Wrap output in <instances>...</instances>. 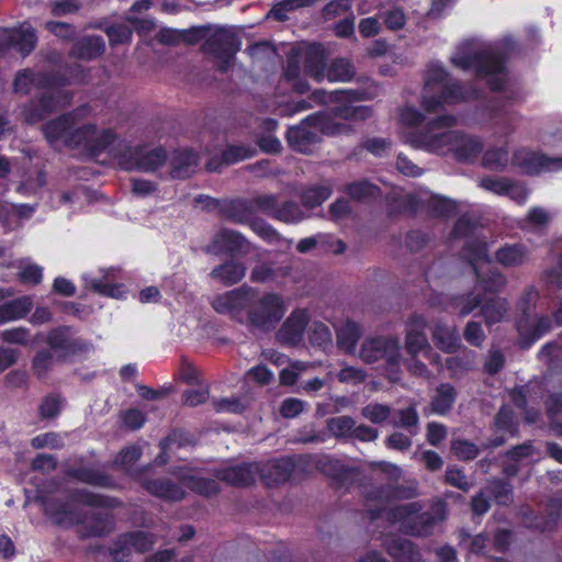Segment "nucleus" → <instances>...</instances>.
<instances>
[{
    "instance_id": "f257e3e1",
    "label": "nucleus",
    "mask_w": 562,
    "mask_h": 562,
    "mask_svg": "<svg viewBox=\"0 0 562 562\" xmlns=\"http://www.w3.org/2000/svg\"><path fill=\"white\" fill-rule=\"evenodd\" d=\"M91 113L88 104H82L68 113L43 125V133L50 146L59 149L80 148L91 155L108 151L117 155L119 137L112 128L98 130L95 124L82 123Z\"/></svg>"
},
{
    "instance_id": "f03ea898",
    "label": "nucleus",
    "mask_w": 562,
    "mask_h": 562,
    "mask_svg": "<svg viewBox=\"0 0 562 562\" xmlns=\"http://www.w3.org/2000/svg\"><path fill=\"white\" fill-rule=\"evenodd\" d=\"M512 44L509 38L502 43H486L469 40L461 43L451 57V63L462 70H473L480 78H486L493 91H504V98L516 100L517 93L505 87V49Z\"/></svg>"
},
{
    "instance_id": "7ed1b4c3",
    "label": "nucleus",
    "mask_w": 562,
    "mask_h": 562,
    "mask_svg": "<svg viewBox=\"0 0 562 562\" xmlns=\"http://www.w3.org/2000/svg\"><path fill=\"white\" fill-rule=\"evenodd\" d=\"M66 85H68V79L59 72L20 70L13 82L15 92L27 94L33 87L45 90L38 100L32 101L25 108L26 121L29 123L38 122L54 111L69 105L74 95L72 92L63 89Z\"/></svg>"
},
{
    "instance_id": "20e7f679",
    "label": "nucleus",
    "mask_w": 562,
    "mask_h": 562,
    "mask_svg": "<svg viewBox=\"0 0 562 562\" xmlns=\"http://www.w3.org/2000/svg\"><path fill=\"white\" fill-rule=\"evenodd\" d=\"M418 502L397 505L386 513L387 520L398 524L400 529L409 536L427 537L434 532L435 527L447 518V503L436 499L428 510L423 512Z\"/></svg>"
},
{
    "instance_id": "39448f33",
    "label": "nucleus",
    "mask_w": 562,
    "mask_h": 562,
    "mask_svg": "<svg viewBox=\"0 0 562 562\" xmlns=\"http://www.w3.org/2000/svg\"><path fill=\"white\" fill-rule=\"evenodd\" d=\"M44 512L55 524L63 527L81 526L79 537L81 539L103 537L113 530L112 515L94 513L91 516L70 509L67 504L55 499L42 498Z\"/></svg>"
},
{
    "instance_id": "423d86ee",
    "label": "nucleus",
    "mask_w": 562,
    "mask_h": 562,
    "mask_svg": "<svg viewBox=\"0 0 562 562\" xmlns=\"http://www.w3.org/2000/svg\"><path fill=\"white\" fill-rule=\"evenodd\" d=\"M347 124L334 122L325 112L306 116L299 125L291 126L286 133L290 147L299 153L308 154L321 142L322 135H339L349 133Z\"/></svg>"
},
{
    "instance_id": "0eeeda50",
    "label": "nucleus",
    "mask_w": 562,
    "mask_h": 562,
    "mask_svg": "<svg viewBox=\"0 0 562 562\" xmlns=\"http://www.w3.org/2000/svg\"><path fill=\"white\" fill-rule=\"evenodd\" d=\"M457 125V117L451 114L439 115L429 120L422 128L408 132L405 142L413 148L446 156L451 150V142L454 136L453 127Z\"/></svg>"
},
{
    "instance_id": "6e6552de",
    "label": "nucleus",
    "mask_w": 562,
    "mask_h": 562,
    "mask_svg": "<svg viewBox=\"0 0 562 562\" xmlns=\"http://www.w3.org/2000/svg\"><path fill=\"white\" fill-rule=\"evenodd\" d=\"M469 94L459 82L449 78L441 66L434 65L427 72L420 105L426 113H436L445 105L468 99Z\"/></svg>"
},
{
    "instance_id": "1a4fd4ad",
    "label": "nucleus",
    "mask_w": 562,
    "mask_h": 562,
    "mask_svg": "<svg viewBox=\"0 0 562 562\" xmlns=\"http://www.w3.org/2000/svg\"><path fill=\"white\" fill-rule=\"evenodd\" d=\"M490 243L482 238L469 241L467 261L475 276L476 285L485 293H499L507 284L506 277L497 269H493L488 254Z\"/></svg>"
},
{
    "instance_id": "9d476101",
    "label": "nucleus",
    "mask_w": 562,
    "mask_h": 562,
    "mask_svg": "<svg viewBox=\"0 0 562 562\" xmlns=\"http://www.w3.org/2000/svg\"><path fill=\"white\" fill-rule=\"evenodd\" d=\"M286 310L285 300L280 293L265 292L259 294L254 289V296L246 313V323L249 327L268 333L282 321Z\"/></svg>"
},
{
    "instance_id": "9b49d317",
    "label": "nucleus",
    "mask_w": 562,
    "mask_h": 562,
    "mask_svg": "<svg viewBox=\"0 0 562 562\" xmlns=\"http://www.w3.org/2000/svg\"><path fill=\"white\" fill-rule=\"evenodd\" d=\"M367 512L371 519L380 516L385 505L395 501H406L419 495L418 482L407 479L402 482L394 481L379 486L364 487Z\"/></svg>"
},
{
    "instance_id": "f8f14e48",
    "label": "nucleus",
    "mask_w": 562,
    "mask_h": 562,
    "mask_svg": "<svg viewBox=\"0 0 562 562\" xmlns=\"http://www.w3.org/2000/svg\"><path fill=\"white\" fill-rule=\"evenodd\" d=\"M116 147L117 155L113 157L119 160L121 168L127 171L154 172L167 161V153L161 147H130L120 138Z\"/></svg>"
},
{
    "instance_id": "ddd939ff",
    "label": "nucleus",
    "mask_w": 562,
    "mask_h": 562,
    "mask_svg": "<svg viewBox=\"0 0 562 562\" xmlns=\"http://www.w3.org/2000/svg\"><path fill=\"white\" fill-rule=\"evenodd\" d=\"M359 357L366 363L384 360L390 369H396L402 359L400 341L392 336L368 338L361 345Z\"/></svg>"
},
{
    "instance_id": "4468645a",
    "label": "nucleus",
    "mask_w": 562,
    "mask_h": 562,
    "mask_svg": "<svg viewBox=\"0 0 562 562\" xmlns=\"http://www.w3.org/2000/svg\"><path fill=\"white\" fill-rule=\"evenodd\" d=\"M239 48V37L231 27L216 29L203 44V50L220 60L217 67L222 72L229 69L231 63Z\"/></svg>"
},
{
    "instance_id": "2eb2a0df",
    "label": "nucleus",
    "mask_w": 562,
    "mask_h": 562,
    "mask_svg": "<svg viewBox=\"0 0 562 562\" xmlns=\"http://www.w3.org/2000/svg\"><path fill=\"white\" fill-rule=\"evenodd\" d=\"M254 296V288L243 285L215 296L212 307L220 314L229 315L240 323L246 321L245 312H248L249 303Z\"/></svg>"
},
{
    "instance_id": "dca6fc26",
    "label": "nucleus",
    "mask_w": 562,
    "mask_h": 562,
    "mask_svg": "<svg viewBox=\"0 0 562 562\" xmlns=\"http://www.w3.org/2000/svg\"><path fill=\"white\" fill-rule=\"evenodd\" d=\"M428 321L417 313L411 314L404 323V348L408 356L428 355L431 345L427 336Z\"/></svg>"
},
{
    "instance_id": "f3484780",
    "label": "nucleus",
    "mask_w": 562,
    "mask_h": 562,
    "mask_svg": "<svg viewBox=\"0 0 562 562\" xmlns=\"http://www.w3.org/2000/svg\"><path fill=\"white\" fill-rule=\"evenodd\" d=\"M206 254L221 255L226 254L231 256L247 255L250 250V243L239 232L221 228L214 234L211 243L204 248Z\"/></svg>"
},
{
    "instance_id": "a211bd4d",
    "label": "nucleus",
    "mask_w": 562,
    "mask_h": 562,
    "mask_svg": "<svg viewBox=\"0 0 562 562\" xmlns=\"http://www.w3.org/2000/svg\"><path fill=\"white\" fill-rule=\"evenodd\" d=\"M46 342L50 347V351H54L57 358L61 360L86 352L89 349V344L75 337L69 327H58L50 330Z\"/></svg>"
},
{
    "instance_id": "6ab92c4d",
    "label": "nucleus",
    "mask_w": 562,
    "mask_h": 562,
    "mask_svg": "<svg viewBox=\"0 0 562 562\" xmlns=\"http://www.w3.org/2000/svg\"><path fill=\"white\" fill-rule=\"evenodd\" d=\"M543 396V386L540 382H530L527 385L515 387L510 398L515 406L524 411L528 424L536 423L540 417L539 400Z\"/></svg>"
},
{
    "instance_id": "aec40b11",
    "label": "nucleus",
    "mask_w": 562,
    "mask_h": 562,
    "mask_svg": "<svg viewBox=\"0 0 562 562\" xmlns=\"http://www.w3.org/2000/svg\"><path fill=\"white\" fill-rule=\"evenodd\" d=\"M310 314L305 308H296L285 318L277 333V339L282 345H297L305 333Z\"/></svg>"
},
{
    "instance_id": "412c9836",
    "label": "nucleus",
    "mask_w": 562,
    "mask_h": 562,
    "mask_svg": "<svg viewBox=\"0 0 562 562\" xmlns=\"http://www.w3.org/2000/svg\"><path fill=\"white\" fill-rule=\"evenodd\" d=\"M37 43V36L32 27L21 30H0V54L13 48L22 56L31 54Z\"/></svg>"
},
{
    "instance_id": "4be33fe9",
    "label": "nucleus",
    "mask_w": 562,
    "mask_h": 562,
    "mask_svg": "<svg viewBox=\"0 0 562 562\" xmlns=\"http://www.w3.org/2000/svg\"><path fill=\"white\" fill-rule=\"evenodd\" d=\"M516 162L528 175H539L562 169V157H549L533 151H519L515 155Z\"/></svg>"
},
{
    "instance_id": "5701e85b",
    "label": "nucleus",
    "mask_w": 562,
    "mask_h": 562,
    "mask_svg": "<svg viewBox=\"0 0 562 562\" xmlns=\"http://www.w3.org/2000/svg\"><path fill=\"white\" fill-rule=\"evenodd\" d=\"M295 457H282L259 465V475L268 486L286 482L296 468Z\"/></svg>"
},
{
    "instance_id": "b1692460",
    "label": "nucleus",
    "mask_w": 562,
    "mask_h": 562,
    "mask_svg": "<svg viewBox=\"0 0 562 562\" xmlns=\"http://www.w3.org/2000/svg\"><path fill=\"white\" fill-rule=\"evenodd\" d=\"M259 474L258 463H241L217 469L214 475L220 481L236 487H245L255 483Z\"/></svg>"
},
{
    "instance_id": "393cba45",
    "label": "nucleus",
    "mask_w": 562,
    "mask_h": 562,
    "mask_svg": "<svg viewBox=\"0 0 562 562\" xmlns=\"http://www.w3.org/2000/svg\"><path fill=\"white\" fill-rule=\"evenodd\" d=\"M116 270L114 268H106L100 270V277H91L90 274H83L86 288L90 289L94 293L103 296L121 299L124 296L123 284L115 282Z\"/></svg>"
},
{
    "instance_id": "a878e982",
    "label": "nucleus",
    "mask_w": 562,
    "mask_h": 562,
    "mask_svg": "<svg viewBox=\"0 0 562 562\" xmlns=\"http://www.w3.org/2000/svg\"><path fill=\"white\" fill-rule=\"evenodd\" d=\"M139 480L142 486L148 494L166 502H180L187 495V492L183 488L182 483H176L168 477H159L151 480H142L139 477Z\"/></svg>"
},
{
    "instance_id": "bb28decb",
    "label": "nucleus",
    "mask_w": 562,
    "mask_h": 562,
    "mask_svg": "<svg viewBox=\"0 0 562 562\" xmlns=\"http://www.w3.org/2000/svg\"><path fill=\"white\" fill-rule=\"evenodd\" d=\"M517 329L522 339V347L527 348L552 329V321L546 315L536 318L520 317Z\"/></svg>"
},
{
    "instance_id": "cd10ccee",
    "label": "nucleus",
    "mask_w": 562,
    "mask_h": 562,
    "mask_svg": "<svg viewBox=\"0 0 562 562\" xmlns=\"http://www.w3.org/2000/svg\"><path fill=\"white\" fill-rule=\"evenodd\" d=\"M318 468L326 475L337 481L340 486H348L353 483L360 475L358 468L348 465L339 459L324 457L318 463Z\"/></svg>"
},
{
    "instance_id": "c85d7f7f",
    "label": "nucleus",
    "mask_w": 562,
    "mask_h": 562,
    "mask_svg": "<svg viewBox=\"0 0 562 562\" xmlns=\"http://www.w3.org/2000/svg\"><path fill=\"white\" fill-rule=\"evenodd\" d=\"M454 136L451 142V150L458 161H473L482 151V142L473 136L454 130Z\"/></svg>"
},
{
    "instance_id": "c756f323",
    "label": "nucleus",
    "mask_w": 562,
    "mask_h": 562,
    "mask_svg": "<svg viewBox=\"0 0 562 562\" xmlns=\"http://www.w3.org/2000/svg\"><path fill=\"white\" fill-rule=\"evenodd\" d=\"M220 205V215L235 224H248L254 217L251 199L223 200Z\"/></svg>"
},
{
    "instance_id": "7c9ffc66",
    "label": "nucleus",
    "mask_w": 562,
    "mask_h": 562,
    "mask_svg": "<svg viewBox=\"0 0 562 562\" xmlns=\"http://www.w3.org/2000/svg\"><path fill=\"white\" fill-rule=\"evenodd\" d=\"M431 337L435 345L446 353L456 352L461 345L458 329L449 327L441 321L434 324Z\"/></svg>"
},
{
    "instance_id": "2f4dec72",
    "label": "nucleus",
    "mask_w": 562,
    "mask_h": 562,
    "mask_svg": "<svg viewBox=\"0 0 562 562\" xmlns=\"http://www.w3.org/2000/svg\"><path fill=\"white\" fill-rule=\"evenodd\" d=\"M105 50V42L100 35H88L76 41L70 49L72 57L92 60L100 57Z\"/></svg>"
},
{
    "instance_id": "473e14b6",
    "label": "nucleus",
    "mask_w": 562,
    "mask_h": 562,
    "mask_svg": "<svg viewBox=\"0 0 562 562\" xmlns=\"http://www.w3.org/2000/svg\"><path fill=\"white\" fill-rule=\"evenodd\" d=\"M363 334L362 326L351 319H346L336 328L337 346L345 353L352 355L356 351L357 344Z\"/></svg>"
},
{
    "instance_id": "72a5a7b5",
    "label": "nucleus",
    "mask_w": 562,
    "mask_h": 562,
    "mask_svg": "<svg viewBox=\"0 0 562 562\" xmlns=\"http://www.w3.org/2000/svg\"><path fill=\"white\" fill-rule=\"evenodd\" d=\"M246 274V267L243 262L229 259L213 268L210 277L220 283L231 286L239 283Z\"/></svg>"
},
{
    "instance_id": "f704fd0d",
    "label": "nucleus",
    "mask_w": 562,
    "mask_h": 562,
    "mask_svg": "<svg viewBox=\"0 0 562 562\" xmlns=\"http://www.w3.org/2000/svg\"><path fill=\"white\" fill-rule=\"evenodd\" d=\"M66 475L77 480L78 482L93 486L105 488H112L115 486L114 480L109 474L94 468H70L66 471Z\"/></svg>"
},
{
    "instance_id": "c9c22d12",
    "label": "nucleus",
    "mask_w": 562,
    "mask_h": 562,
    "mask_svg": "<svg viewBox=\"0 0 562 562\" xmlns=\"http://www.w3.org/2000/svg\"><path fill=\"white\" fill-rule=\"evenodd\" d=\"M529 249L520 243L505 244L495 251V260L505 268L522 266L527 262Z\"/></svg>"
},
{
    "instance_id": "e433bc0d",
    "label": "nucleus",
    "mask_w": 562,
    "mask_h": 562,
    "mask_svg": "<svg viewBox=\"0 0 562 562\" xmlns=\"http://www.w3.org/2000/svg\"><path fill=\"white\" fill-rule=\"evenodd\" d=\"M170 164L171 177L173 179H186L195 171L199 164V156L191 149L177 150L175 151Z\"/></svg>"
},
{
    "instance_id": "4c0bfd02",
    "label": "nucleus",
    "mask_w": 562,
    "mask_h": 562,
    "mask_svg": "<svg viewBox=\"0 0 562 562\" xmlns=\"http://www.w3.org/2000/svg\"><path fill=\"white\" fill-rule=\"evenodd\" d=\"M304 72L314 78L316 81H321L325 78L326 65L324 50L319 44L310 45L304 54Z\"/></svg>"
},
{
    "instance_id": "58836bf2",
    "label": "nucleus",
    "mask_w": 562,
    "mask_h": 562,
    "mask_svg": "<svg viewBox=\"0 0 562 562\" xmlns=\"http://www.w3.org/2000/svg\"><path fill=\"white\" fill-rule=\"evenodd\" d=\"M33 307V300L24 295L0 305V325L24 318Z\"/></svg>"
},
{
    "instance_id": "ea45409f",
    "label": "nucleus",
    "mask_w": 562,
    "mask_h": 562,
    "mask_svg": "<svg viewBox=\"0 0 562 562\" xmlns=\"http://www.w3.org/2000/svg\"><path fill=\"white\" fill-rule=\"evenodd\" d=\"M547 415L550 419L551 429L562 437V420L557 419L562 415V382L559 385H553L548 390L544 398Z\"/></svg>"
},
{
    "instance_id": "a19ab883",
    "label": "nucleus",
    "mask_w": 562,
    "mask_h": 562,
    "mask_svg": "<svg viewBox=\"0 0 562 562\" xmlns=\"http://www.w3.org/2000/svg\"><path fill=\"white\" fill-rule=\"evenodd\" d=\"M69 498L74 503H79L90 507L115 508L121 502L115 497L90 492L86 488H77L70 492Z\"/></svg>"
},
{
    "instance_id": "79ce46f5",
    "label": "nucleus",
    "mask_w": 562,
    "mask_h": 562,
    "mask_svg": "<svg viewBox=\"0 0 562 562\" xmlns=\"http://www.w3.org/2000/svg\"><path fill=\"white\" fill-rule=\"evenodd\" d=\"M387 553L396 562H416L419 558V552L414 543L407 539L393 537L385 542Z\"/></svg>"
},
{
    "instance_id": "37998d69",
    "label": "nucleus",
    "mask_w": 562,
    "mask_h": 562,
    "mask_svg": "<svg viewBox=\"0 0 562 562\" xmlns=\"http://www.w3.org/2000/svg\"><path fill=\"white\" fill-rule=\"evenodd\" d=\"M457 391L450 383H441L430 402L431 412L437 415H446L453 406Z\"/></svg>"
},
{
    "instance_id": "c03bdc74",
    "label": "nucleus",
    "mask_w": 562,
    "mask_h": 562,
    "mask_svg": "<svg viewBox=\"0 0 562 562\" xmlns=\"http://www.w3.org/2000/svg\"><path fill=\"white\" fill-rule=\"evenodd\" d=\"M476 353L464 348L461 353L446 359L451 378H461L475 368Z\"/></svg>"
},
{
    "instance_id": "a18cd8bd",
    "label": "nucleus",
    "mask_w": 562,
    "mask_h": 562,
    "mask_svg": "<svg viewBox=\"0 0 562 562\" xmlns=\"http://www.w3.org/2000/svg\"><path fill=\"white\" fill-rule=\"evenodd\" d=\"M552 220L551 213L542 206H532L520 221V228L528 232H540L548 227Z\"/></svg>"
},
{
    "instance_id": "49530a36",
    "label": "nucleus",
    "mask_w": 562,
    "mask_h": 562,
    "mask_svg": "<svg viewBox=\"0 0 562 562\" xmlns=\"http://www.w3.org/2000/svg\"><path fill=\"white\" fill-rule=\"evenodd\" d=\"M508 312V302L506 299L493 297L482 302L481 315L485 324L491 326L502 322Z\"/></svg>"
},
{
    "instance_id": "de8ad7c7",
    "label": "nucleus",
    "mask_w": 562,
    "mask_h": 562,
    "mask_svg": "<svg viewBox=\"0 0 562 562\" xmlns=\"http://www.w3.org/2000/svg\"><path fill=\"white\" fill-rule=\"evenodd\" d=\"M179 479L183 486L203 496H213L220 491L218 484L213 479L191 474H181Z\"/></svg>"
},
{
    "instance_id": "09e8293b",
    "label": "nucleus",
    "mask_w": 562,
    "mask_h": 562,
    "mask_svg": "<svg viewBox=\"0 0 562 562\" xmlns=\"http://www.w3.org/2000/svg\"><path fill=\"white\" fill-rule=\"evenodd\" d=\"M154 537L146 531H133L123 533L117 538V543L126 546L130 551L146 552L154 546Z\"/></svg>"
},
{
    "instance_id": "8fccbe9b",
    "label": "nucleus",
    "mask_w": 562,
    "mask_h": 562,
    "mask_svg": "<svg viewBox=\"0 0 562 562\" xmlns=\"http://www.w3.org/2000/svg\"><path fill=\"white\" fill-rule=\"evenodd\" d=\"M451 235L453 238H467L465 245L463 247V256L465 259L469 241L479 237L485 241H488L487 238L482 234V231L476 226V224L467 216H462L457 221Z\"/></svg>"
},
{
    "instance_id": "3c124183",
    "label": "nucleus",
    "mask_w": 562,
    "mask_h": 562,
    "mask_svg": "<svg viewBox=\"0 0 562 562\" xmlns=\"http://www.w3.org/2000/svg\"><path fill=\"white\" fill-rule=\"evenodd\" d=\"M331 119L339 117L346 121H364L369 119L372 111L367 105H352L341 103L331 109L330 114L327 113ZM336 122L335 120H333Z\"/></svg>"
},
{
    "instance_id": "603ef678",
    "label": "nucleus",
    "mask_w": 562,
    "mask_h": 562,
    "mask_svg": "<svg viewBox=\"0 0 562 562\" xmlns=\"http://www.w3.org/2000/svg\"><path fill=\"white\" fill-rule=\"evenodd\" d=\"M310 217V213L302 209L294 201H281L278 213L276 214V220L286 223V224H296Z\"/></svg>"
},
{
    "instance_id": "864d4df0",
    "label": "nucleus",
    "mask_w": 562,
    "mask_h": 562,
    "mask_svg": "<svg viewBox=\"0 0 562 562\" xmlns=\"http://www.w3.org/2000/svg\"><path fill=\"white\" fill-rule=\"evenodd\" d=\"M347 194L357 201H369L381 195V190L368 180H360L349 183L346 187Z\"/></svg>"
},
{
    "instance_id": "5fc2aeb1",
    "label": "nucleus",
    "mask_w": 562,
    "mask_h": 562,
    "mask_svg": "<svg viewBox=\"0 0 562 562\" xmlns=\"http://www.w3.org/2000/svg\"><path fill=\"white\" fill-rule=\"evenodd\" d=\"M353 65L346 58H337L326 69L325 78L329 81L346 82L355 76Z\"/></svg>"
},
{
    "instance_id": "6e6d98bb",
    "label": "nucleus",
    "mask_w": 562,
    "mask_h": 562,
    "mask_svg": "<svg viewBox=\"0 0 562 562\" xmlns=\"http://www.w3.org/2000/svg\"><path fill=\"white\" fill-rule=\"evenodd\" d=\"M397 419H393L390 424L395 428H404L412 436L417 435L419 425V415L415 406H408L395 412Z\"/></svg>"
},
{
    "instance_id": "4d7b16f0",
    "label": "nucleus",
    "mask_w": 562,
    "mask_h": 562,
    "mask_svg": "<svg viewBox=\"0 0 562 562\" xmlns=\"http://www.w3.org/2000/svg\"><path fill=\"white\" fill-rule=\"evenodd\" d=\"M333 193L330 186H315L302 191L301 201L305 211L319 206Z\"/></svg>"
},
{
    "instance_id": "13d9d810",
    "label": "nucleus",
    "mask_w": 562,
    "mask_h": 562,
    "mask_svg": "<svg viewBox=\"0 0 562 562\" xmlns=\"http://www.w3.org/2000/svg\"><path fill=\"white\" fill-rule=\"evenodd\" d=\"M257 154V148L252 145L234 144L228 145L222 151V162L225 165H234L239 161L249 159Z\"/></svg>"
},
{
    "instance_id": "bf43d9fd",
    "label": "nucleus",
    "mask_w": 562,
    "mask_h": 562,
    "mask_svg": "<svg viewBox=\"0 0 562 562\" xmlns=\"http://www.w3.org/2000/svg\"><path fill=\"white\" fill-rule=\"evenodd\" d=\"M483 297L479 293L468 292L452 297L451 305L458 310L460 317H465L482 306Z\"/></svg>"
},
{
    "instance_id": "052dcab7",
    "label": "nucleus",
    "mask_w": 562,
    "mask_h": 562,
    "mask_svg": "<svg viewBox=\"0 0 562 562\" xmlns=\"http://www.w3.org/2000/svg\"><path fill=\"white\" fill-rule=\"evenodd\" d=\"M486 492L499 505H509L514 499L513 485L504 480L495 479L490 481Z\"/></svg>"
},
{
    "instance_id": "680f3d73",
    "label": "nucleus",
    "mask_w": 562,
    "mask_h": 562,
    "mask_svg": "<svg viewBox=\"0 0 562 562\" xmlns=\"http://www.w3.org/2000/svg\"><path fill=\"white\" fill-rule=\"evenodd\" d=\"M355 419L347 415L328 418L326 422L328 431L337 439H350Z\"/></svg>"
},
{
    "instance_id": "e2e57ef3",
    "label": "nucleus",
    "mask_w": 562,
    "mask_h": 562,
    "mask_svg": "<svg viewBox=\"0 0 562 562\" xmlns=\"http://www.w3.org/2000/svg\"><path fill=\"white\" fill-rule=\"evenodd\" d=\"M280 199L277 194H259L251 199L254 216L261 212L276 220L280 207Z\"/></svg>"
},
{
    "instance_id": "0e129e2a",
    "label": "nucleus",
    "mask_w": 562,
    "mask_h": 562,
    "mask_svg": "<svg viewBox=\"0 0 562 562\" xmlns=\"http://www.w3.org/2000/svg\"><path fill=\"white\" fill-rule=\"evenodd\" d=\"M361 415L372 424H383L390 419L392 408L387 404L371 402L361 408Z\"/></svg>"
},
{
    "instance_id": "69168bd1",
    "label": "nucleus",
    "mask_w": 562,
    "mask_h": 562,
    "mask_svg": "<svg viewBox=\"0 0 562 562\" xmlns=\"http://www.w3.org/2000/svg\"><path fill=\"white\" fill-rule=\"evenodd\" d=\"M313 97L319 103H327L328 101H360L364 98V92L358 90H336L327 93L323 90H316L313 92Z\"/></svg>"
},
{
    "instance_id": "338daca9",
    "label": "nucleus",
    "mask_w": 562,
    "mask_h": 562,
    "mask_svg": "<svg viewBox=\"0 0 562 562\" xmlns=\"http://www.w3.org/2000/svg\"><path fill=\"white\" fill-rule=\"evenodd\" d=\"M111 46L128 44L132 41L133 30L125 21L124 23H113L104 29Z\"/></svg>"
},
{
    "instance_id": "774afa93",
    "label": "nucleus",
    "mask_w": 562,
    "mask_h": 562,
    "mask_svg": "<svg viewBox=\"0 0 562 562\" xmlns=\"http://www.w3.org/2000/svg\"><path fill=\"white\" fill-rule=\"evenodd\" d=\"M310 340L322 349L330 347L333 335L329 327L322 322H313L310 327Z\"/></svg>"
}]
</instances>
